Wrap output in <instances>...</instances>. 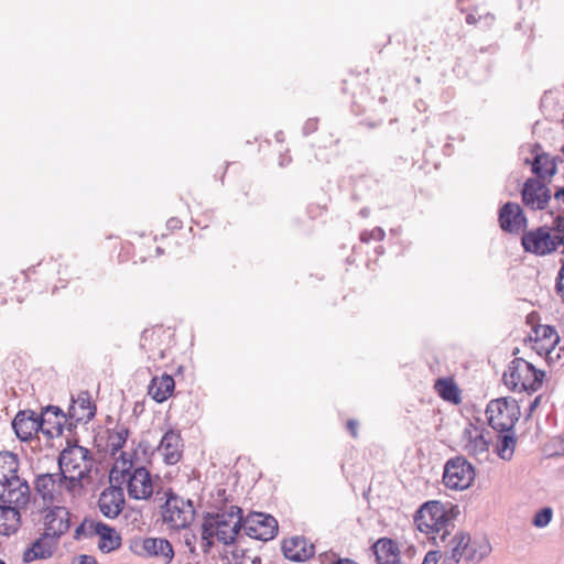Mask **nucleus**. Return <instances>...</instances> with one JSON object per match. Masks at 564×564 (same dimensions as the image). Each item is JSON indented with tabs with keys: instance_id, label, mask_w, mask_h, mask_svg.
<instances>
[{
	"instance_id": "nucleus-38",
	"label": "nucleus",
	"mask_w": 564,
	"mask_h": 564,
	"mask_svg": "<svg viewBox=\"0 0 564 564\" xmlns=\"http://www.w3.org/2000/svg\"><path fill=\"white\" fill-rule=\"evenodd\" d=\"M553 518V509L551 507L541 508L532 518L531 524L536 528H545Z\"/></svg>"
},
{
	"instance_id": "nucleus-24",
	"label": "nucleus",
	"mask_w": 564,
	"mask_h": 564,
	"mask_svg": "<svg viewBox=\"0 0 564 564\" xmlns=\"http://www.w3.org/2000/svg\"><path fill=\"white\" fill-rule=\"evenodd\" d=\"M499 224L503 231L519 232L525 225L522 208L514 203L505 204L499 212Z\"/></svg>"
},
{
	"instance_id": "nucleus-25",
	"label": "nucleus",
	"mask_w": 564,
	"mask_h": 564,
	"mask_svg": "<svg viewBox=\"0 0 564 564\" xmlns=\"http://www.w3.org/2000/svg\"><path fill=\"white\" fill-rule=\"evenodd\" d=\"M557 161L562 162L563 160L547 153H535L531 160V173L535 175L534 180L551 182L557 172Z\"/></svg>"
},
{
	"instance_id": "nucleus-13",
	"label": "nucleus",
	"mask_w": 564,
	"mask_h": 564,
	"mask_svg": "<svg viewBox=\"0 0 564 564\" xmlns=\"http://www.w3.org/2000/svg\"><path fill=\"white\" fill-rule=\"evenodd\" d=\"M242 525L246 534L256 540L269 541L278 533L275 518L262 512L249 513L245 519L242 518Z\"/></svg>"
},
{
	"instance_id": "nucleus-17",
	"label": "nucleus",
	"mask_w": 564,
	"mask_h": 564,
	"mask_svg": "<svg viewBox=\"0 0 564 564\" xmlns=\"http://www.w3.org/2000/svg\"><path fill=\"white\" fill-rule=\"evenodd\" d=\"M66 421V415L58 406L48 405L39 415L40 433L48 440L58 437Z\"/></svg>"
},
{
	"instance_id": "nucleus-47",
	"label": "nucleus",
	"mask_w": 564,
	"mask_h": 564,
	"mask_svg": "<svg viewBox=\"0 0 564 564\" xmlns=\"http://www.w3.org/2000/svg\"><path fill=\"white\" fill-rule=\"evenodd\" d=\"M78 564H98L96 558L89 555H80L78 557Z\"/></svg>"
},
{
	"instance_id": "nucleus-12",
	"label": "nucleus",
	"mask_w": 564,
	"mask_h": 564,
	"mask_svg": "<svg viewBox=\"0 0 564 564\" xmlns=\"http://www.w3.org/2000/svg\"><path fill=\"white\" fill-rule=\"evenodd\" d=\"M42 530L46 535L59 541L72 525V513L64 506H50L42 510Z\"/></svg>"
},
{
	"instance_id": "nucleus-3",
	"label": "nucleus",
	"mask_w": 564,
	"mask_h": 564,
	"mask_svg": "<svg viewBox=\"0 0 564 564\" xmlns=\"http://www.w3.org/2000/svg\"><path fill=\"white\" fill-rule=\"evenodd\" d=\"M93 463L90 452L79 445H69L59 454V469L66 478L72 498L83 495L85 486L91 482Z\"/></svg>"
},
{
	"instance_id": "nucleus-32",
	"label": "nucleus",
	"mask_w": 564,
	"mask_h": 564,
	"mask_svg": "<svg viewBox=\"0 0 564 564\" xmlns=\"http://www.w3.org/2000/svg\"><path fill=\"white\" fill-rule=\"evenodd\" d=\"M550 182L531 177V209L544 210L551 200Z\"/></svg>"
},
{
	"instance_id": "nucleus-39",
	"label": "nucleus",
	"mask_w": 564,
	"mask_h": 564,
	"mask_svg": "<svg viewBox=\"0 0 564 564\" xmlns=\"http://www.w3.org/2000/svg\"><path fill=\"white\" fill-rule=\"evenodd\" d=\"M386 234L384 230L380 227H373L369 230H364L360 236L359 240L361 243H369L371 241L380 242L384 239Z\"/></svg>"
},
{
	"instance_id": "nucleus-9",
	"label": "nucleus",
	"mask_w": 564,
	"mask_h": 564,
	"mask_svg": "<svg viewBox=\"0 0 564 564\" xmlns=\"http://www.w3.org/2000/svg\"><path fill=\"white\" fill-rule=\"evenodd\" d=\"M129 549L137 556L155 558L166 564L174 558L173 546L164 538L137 536L130 540Z\"/></svg>"
},
{
	"instance_id": "nucleus-1",
	"label": "nucleus",
	"mask_w": 564,
	"mask_h": 564,
	"mask_svg": "<svg viewBox=\"0 0 564 564\" xmlns=\"http://www.w3.org/2000/svg\"><path fill=\"white\" fill-rule=\"evenodd\" d=\"M111 484L124 486L130 499L149 500L154 492V480L151 473L139 465L135 451H121L115 458L110 469Z\"/></svg>"
},
{
	"instance_id": "nucleus-35",
	"label": "nucleus",
	"mask_w": 564,
	"mask_h": 564,
	"mask_svg": "<svg viewBox=\"0 0 564 564\" xmlns=\"http://www.w3.org/2000/svg\"><path fill=\"white\" fill-rule=\"evenodd\" d=\"M560 336L554 326L540 324V315L531 311V345H536L547 337Z\"/></svg>"
},
{
	"instance_id": "nucleus-15",
	"label": "nucleus",
	"mask_w": 564,
	"mask_h": 564,
	"mask_svg": "<svg viewBox=\"0 0 564 564\" xmlns=\"http://www.w3.org/2000/svg\"><path fill=\"white\" fill-rule=\"evenodd\" d=\"M0 494V501L3 505L17 507L18 510L25 509L31 501V488L28 481L21 477L3 485Z\"/></svg>"
},
{
	"instance_id": "nucleus-5",
	"label": "nucleus",
	"mask_w": 564,
	"mask_h": 564,
	"mask_svg": "<svg viewBox=\"0 0 564 564\" xmlns=\"http://www.w3.org/2000/svg\"><path fill=\"white\" fill-rule=\"evenodd\" d=\"M491 551L485 539H471L465 532H458L451 541V550L445 553L442 564H458L464 560L467 564H477Z\"/></svg>"
},
{
	"instance_id": "nucleus-42",
	"label": "nucleus",
	"mask_w": 564,
	"mask_h": 564,
	"mask_svg": "<svg viewBox=\"0 0 564 564\" xmlns=\"http://www.w3.org/2000/svg\"><path fill=\"white\" fill-rule=\"evenodd\" d=\"M242 560L240 562H236V564H262L261 557L250 554H247L245 551H242Z\"/></svg>"
},
{
	"instance_id": "nucleus-30",
	"label": "nucleus",
	"mask_w": 564,
	"mask_h": 564,
	"mask_svg": "<svg viewBox=\"0 0 564 564\" xmlns=\"http://www.w3.org/2000/svg\"><path fill=\"white\" fill-rule=\"evenodd\" d=\"M434 390L444 401L458 405L462 403V391L452 377L438 378Z\"/></svg>"
},
{
	"instance_id": "nucleus-36",
	"label": "nucleus",
	"mask_w": 564,
	"mask_h": 564,
	"mask_svg": "<svg viewBox=\"0 0 564 564\" xmlns=\"http://www.w3.org/2000/svg\"><path fill=\"white\" fill-rule=\"evenodd\" d=\"M560 336L547 337L536 345H531V350H534L539 356H544L547 366L551 367L561 358L560 352H557L555 356H552V352L560 344Z\"/></svg>"
},
{
	"instance_id": "nucleus-19",
	"label": "nucleus",
	"mask_w": 564,
	"mask_h": 564,
	"mask_svg": "<svg viewBox=\"0 0 564 564\" xmlns=\"http://www.w3.org/2000/svg\"><path fill=\"white\" fill-rule=\"evenodd\" d=\"M528 376L529 361L523 358H514L508 370L503 372V382L513 392H525L529 389Z\"/></svg>"
},
{
	"instance_id": "nucleus-29",
	"label": "nucleus",
	"mask_w": 564,
	"mask_h": 564,
	"mask_svg": "<svg viewBox=\"0 0 564 564\" xmlns=\"http://www.w3.org/2000/svg\"><path fill=\"white\" fill-rule=\"evenodd\" d=\"M175 388L174 379L169 375L154 377L149 386V394L159 403L166 401Z\"/></svg>"
},
{
	"instance_id": "nucleus-41",
	"label": "nucleus",
	"mask_w": 564,
	"mask_h": 564,
	"mask_svg": "<svg viewBox=\"0 0 564 564\" xmlns=\"http://www.w3.org/2000/svg\"><path fill=\"white\" fill-rule=\"evenodd\" d=\"M545 379L546 372L531 364V393L538 391L542 387Z\"/></svg>"
},
{
	"instance_id": "nucleus-40",
	"label": "nucleus",
	"mask_w": 564,
	"mask_h": 564,
	"mask_svg": "<svg viewBox=\"0 0 564 564\" xmlns=\"http://www.w3.org/2000/svg\"><path fill=\"white\" fill-rule=\"evenodd\" d=\"M466 22L468 24H478L480 23L484 29H488L495 22V17L490 13H486L484 15L476 13H468L466 17Z\"/></svg>"
},
{
	"instance_id": "nucleus-54",
	"label": "nucleus",
	"mask_w": 564,
	"mask_h": 564,
	"mask_svg": "<svg viewBox=\"0 0 564 564\" xmlns=\"http://www.w3.org/2000/svg\"><path fill=\"white\" fill-rule=\"evenodd\" d=\"M458 1H459V3L463 6L465 0H458Z\"/></svg>"
},
{
	"instance_id": "nucleus-8",
	"label": "nucleus",
	"mask_w": 564,
	"mask_h": 564,
	"mask_svg": "<svg viewBox=\"0 0 564 564\" xmlns=\"http://www.w3.org/2000/svg\"><path fill=\"white\" fill-rule=\"evenodd\" d=\"M195 519V509L191 500L176 495L167 497L162 507V520L171 530L186 529Z\"/></svg>"
},
{
	"instance_id": "nucleus-50",
	"label": "nucleus",
	"mask_w": 564,
	"mask_h": 564,
	"mask_svg": "<svg viewBox=\"0 0 564 564\" xmlns=\"http://www.w3.org/2000/svg\"><path fill=\"white\" fill-rule=\"evenodd\" d=\"M521 243L525 251H529V234H524L521 238Z\"/></svg>"
},
{
	"instance_id": "nucleus-45",
	"label": "nucleus",
	"mask_w": 564,
	"mask_h": 564,
	"mask_svg": "<svg viewBox=\"0 0 564 564\" xmlns=\"http://www.w3.org/2000/svg\"><path fill=\"white\" fill-rule=\"evenodd\" d=\"M556 291H557V294L561 296L562 301L564 302V275L563 274H557Z\"/></svg>"
},
{
	"instance_id": "nucleus-51",
	"label": "nucleus",
	"mask_w": 564,
	"mask_h": 564,
	"mask_svg": "<svg viewBox=\"0 0 564 564\" xmlns=\"http://www.w3.org/2000/svg\"><path fill=\"white\" fill-rule=\"evenodd\" d=\"M334 564H356V563H354V562H352L351 560H349V558H340V560H338V561H337L336 563H334Z\"/></svg>"
},
{
	"instance_id": "nucleus-10",
	"label": "nucleus",
	"mask_w": 564,
	"mask_h": 564,
	"mask_svg": "<svg viewBox=\"0 0 564 564\" xmlns=\"http://www.w3.org/2000/svg\"><path fill=\"white\" fill-rule=\"evenodd\" d=\"M175 341L173 330L162 325H155L143 330L140 339V347L149 354L153 361L166 357V351Z\"/></svg>"
},
{
	"instance_id": "nucleus-37",
	"label": "nucleus",
	"mask_w": 564,
	"mask_h": 564,
	"mask_svg": "<svg viewBox=\"0 0 564 564\" xmlns=\"http://www.w3.org/2000/svg\"><path fill=\"white\" fill-rule=\"evenodd\" d=\"M129 433V430L122 425H117L109 432L108 446L110 447L112 455L122 449L127 443Z\"/></svg>"
},
{
	"instance_id": "nucleus-53",
	"label": "nucleus",
	"mask_w": 564,
	"mask_h": 564,
	"mask_svg": "<svg viewBox=\"0 0 564 564\" xmlns=\"http://www.w3.org/2000/svg\"><path fill=\"white\" fill-rule=\"evenodd\" d=\"M377 252H378L379 254H382V253H383V248H382V247H380V249H379V250H377Z\"/></svg>"
},
{
	"instance_id": "nucleus-28",
	"label": "nucleus",
	"mask_w": 564,
	"mask_h": 564,
	"mask_svg": "<svg viewBox=\"0 0 564 564\" xmlns=\"http://www.w3.org/2000/svg\"><path fill=\"white\" fill-rule=\"evenodd\" d=\"M96 413V405L93 403L88 392H82L73 400L69 408V415L76 422H88Z\"/></svg>"
},
{
	"instance_id": "nucleus-33",
	"label": "nucleus",
	"mask_w": 564,
	"mask_h": 564,
	"mask_svg": "<svg viewBox=\"0 0 564 564\" xmlns=\"http://www.w3.org/2000/svg\"><path fill=\"white\" fill-rule=\"evenodd\" d=\"M19 458L11 452H0V485L19 478Z\"/></svg>"
},
{
	"instance_id": "nucleus-20",
	"label": "nucleus",
	"mask_w": 564,
	"mask_h": 564,
	"mask_svg": "<svg viewBox=\"0 0 564 564\" xmlns=\"http://www.w3.org/2000/svg\"><path fill=\"white\" fill-rule=\"evenodd\" d=\"M12 427L20 441H31L37 436L41 430L39 414L32 410L19 411L12 421Z\"/></svg>"
},
{
	"instance_id": "nucleus-11",
	"label": "nucleus",
	"mask_w": 564,
	"mask_h": 564,
	"mask_svg": "<svg viewBox=\"0 0 564 564\" xmlns=\"http://www.w3.org/2000/svg\"><path fill=\"white\" fill-rule=\"evenodd\" d=\"M473 465L463 457L449 459L444 466L443 484L452 490H465L475 480Z\"/></svg>"
},
{
	"instance_id": "nucleus-7",
	"label": "nucleus",
	"mask_w": 564,
	"mask_h": 564,
	"mask_svg": "<svg viewBox=\"0 0 564 564\" xmlns=\"http://www.w3.org/2000/svg\"><path fill=\"white\" fill-rule=\"evenodd\" d=\"M486 415L489 425L497 432H508L513 430L520 417V408L518 403L508 398L491 400L486 409Z\"/></svg>"
},
{
	"instance_id": "nucleus-6",
	"label": "nucleus",
	"mask_w": 564,
	"mask_h": 564,
	"mask_svg": "<svg viewBox=\"0 0 564 564\" xmlns=\"http://www.w3.org/2000/svg\"><path fill=\"white\" fill-rule=\"evenodd\" d=\"M97 536L98 547L104 553L116 551L121 545V536L119 532L108 524L91 519H85L76 529L74 538Z\"/></svg>"
},
{
	"instance_id": "nucleus-26",
	"label": "nucleus",
	"mask_w": 564,
	"mask_h": 564,
	"mask_svg": "<svg viewBox=\"0 0 564 564\" xmlns=\"http://www.w3.org/2000/svg\"><path fill=\"white\" fill-rule=\"evenodd\" d=\"M557 240L558 232L552 235L547 229L542 227L531 230V253L539 256L549 254L560 247Z\"/></svg>"
},
{
	"instance_id": "nucleus-21",
	"label": "nucleus",
	"mask_w": 564,
	"mask_h": 564,
	"mask_svg": "<svg viewBox=\"0 0 564 564\" xmlns=\"http://www.w3.org/2000/svg\"><path fill=\"white\" fill-rule=\"evenodd\" d=\"M282 551L286 558L304 562L313 557L315 546L304 536H291L282 542Z\"/></svg>"
},
{
	"instance_id": "nucleus-43",
	"label": "nucleus",
	"mask_w": 564,
	"mask_h": 564,
	"mask_svg": "<svg viewBox=\"0 0 564 564\" xmlns=\"http://www.w3.org/2000/svg\"><path fill=\"white\" fill-rule=\"evenodd\" d=\"M441 554L438 551H430L426 553L422 564H437Z\"/></svg>"
},
{
	"instance_id": "nucleus-44",
	"label": "nucleus",
	"mask_w": 564,
	"mask_h": 564,
	"mask_svg": "<svg viewBox=\"0 0 564 564\" xmlns=\"http://www.w3.org/2000/svg\"><path fill=\"white\" fill-rule=\"evenodd\" d=\"M346 426H347V430L350 433V435L354 438H357L358 437V426H359L358 421H356L354 419H350V420L347 421Z\"/></svg>"
},
{
	"instance_id": "nucleus-27",
	"label": "nucleus",
	"mask_w": 564,
	"mask_h": 564,
	"mask_svg": "<svg viewBox=\"0 0 564 564\" xmlns=\"http://www.w3.org/2000/svg\"><path fill=\"white\" fill-rule=\"evenodd\" d=\"M372 550L377 564H400V550L393 540L381 538L373 544Z\"/></svg>"
},
{
	"instance_id": "nucleus-34",
	"label": "nucleus",
	"mask_w": 564,
	"mask_h": 564,
	"mask_svg": "<svg viewBox=\"0 0 564 564\" xmlns=\"http://www.w3.org/2000/svg\"><path fill=\"white\" fill-rule=\"evenodd\" d=\"M517 443L518 438L513 430L508 432H498L495 452L501 459L510 460L513 457Z\"/></svg>"
},
{
	"instance_id": "nucleus-49",
	"label": "nucleus",
	"mask_w": 564,
	"mask_h": 564,
	"mask_svg": "<svg viewBox=\"0 0 564 564\" xmlns=\"http://www.w3.org/2000/svg\"><path fill=\"white\" fill-rule=\"evenodd\" d=\"M542 400V395H538L533 401H531V413L539 406Z\"/></svg>"
},
{
	"instance_id": "nucleus-16",
	"label": "nucleus",
	"mask_w": 564,
	"mask_h": 564,
	"mask_svg": "<svg viewBox=\"0 0 564 564\" xmlns=\"http://www.w3.org/2000/svg\"><path fill=\"white\" fill-rule=\"evenodd\" d=\"M486 434L487 432L482 426L468 423L462 434L463 449L471 456L488 453L490 441L486 437Z\"/></svg>"
},
{
	"instance_id": "nucleus-46",
	"label": "nucleus",
	"mask_w": 564,
	"mask_h": 564,
	"mask_svg": "<svg viewBox=\"0 0 564 564\" xmlns=\"http://www.w3.org/2000/svg\"><path fill=\"white\" fill-rule=\"evenodd\" d=\"M553 197L555 200L564 203V186H556Z\"/></svg>"
},
{
	"instance_id": "nucleus-52",
	"label": "nucleus",
	"mask_w": 564,
	"mask_h": 564,
	"mask_svg": "<svg viewBox=\"0 0 564 564\" xmlns=\"http://www.w3.org/2000/svg\"><path fill=\"white\" fill-rule=\"evenodd\" d=\"M557 274H563L564 275V263L562 264V268L560 269Z\"/></svg>"
},
{
	"instance_id": "nucleus-4",
	"label": "nucleus",
	"mask_w": 564,
	"mask_h": 564,
	"mask_svg": "<svg viewBox=\"0 0 564 564\" xmlns=\"http://www.w3.org/2000/svg\"><path fill=\"white\" fill-rule=\"evenodd\" d=\"M242 527V510L237 506L209 514L203 523V551L209 552L214 545V539L224 545L234 544Z\"/></svg>"
},
{
	"instance_id": "nucleus-48",
	"label": "nucleus",
	"mask_w": 564,
	"mask_h": 564,
	"mask_svg": "<svg viewBox=\"0 0 564 564\" xmlns=\"http://www.w3.org/2000/svg\"><path fill=\"white\" fill-rule=\"evenodd\" d=\"M528 195H529V181L524 182L523 187H522V199L525 205L529 204Z\"/></svg>"
},
{
	"instance_id": "nucleus-18",
	"label": "nucleus",
	"mask_w": 564,
	"mask_h": 564,
	"mask_svg": "<svg viewBox=\"0 0 564 564\" xmlns=\"http://www.w3.org/2000/svg\"><path fill=\"white\" fill-rule=\"evenodd\" d=\"M124 503L123 490L116 484L104 489L98 499L100 512L110 519L117 518L121 513Z\"/></svg>"
},
{
	"instance_id": "nucleus-23",
	"label": "nucleus",
	"mask_w": 564,
	"mask_h": 564,
	"mask_svg": "<svg viewBox=\"0 0 564 564\" xmlns=\"http://www.w3.org/2000/svg\"><path fill=\"white\" fill-rule=\"evenodd\" d=\"M158 451L167 465H174L178 463L183 454V442L181 434L173 430L167 431L163 435Z\"/></svg>"
},
{
	"instance_id": "nucleus-31",
	"label": "nucleus",
	"mask_w": 564,
	"mask_h": 564,
	"mask_svg": "<svg viewBox=\"0 0 564 564\" xmlns=\"http://www.w3.org/2000/svg\"><path fill=\"white\" fill-rule=\"evenodd\" d=\"M21 525V513L17 507L0 506V534L10 535L15 533Z\"/></svg>"
},
{
	"instance_id": "nucleus-22",
	"label": "nucleus",
	"mask_w": 564,
	"mask_h": 564,
	"mask_svg": "<svg viewBox=\"0 0 564 564\" xmlns=\"http://www.w3.org/2000/svg\"><path fill=\"white\" fill-rule=\"evenodd\" d=\"M57 545L58 540L46 535V533L42 531L40 536L23 552V562L31 563L36 560L48 558L53 555Z\"/></svg>"
},
{
	"instance_id": "nucleus-14",
	"label": "nucleus",
	"mask_w": 564,
	"mask_h": 564,
	"mask_svg": "<svg viewBox=\"0 0 564 564\" xmlns=\"http://www.w3.org/2000/svg\"><path fill=\"white\" fill-rule=\"evenodd\" d=\"M34 490L44 501L52 503L63 498L64 492L68 494V485L63 474H41L34 480Z\"/></svg>"
},
{
	"instance_id": "nucleus-2",
	"label": "nucleus",
	"mask_w": 564,
	"mask_h": 564,
	"mask_svg": "<svg viewBox=\"0 0 564 564\" xmlns=\"http://www.w3.org/2000/svg\"><path fill=\"white\" fill-rule=\"evenodd\" d=\"M457 506H446L437 500H431L417 510L414 522L417 530L424 533L434 544L444 542L449 535L453 521L458 516Z\"/></svg>"
},
{
	"instance_id": "nucleus-55",
	"label": "nucleus",
	"mask_w": 564,
	"mask_h": 564,
	"mask_svg": "<svg viewBox=\"0 0 564 564\" xmlns=\"http://www.w3.org/2000/svg\"><path fill=\"white\" fill-rule=\"evenodd\" d=\"M0 564H6L4 561L0 560Z\"/></svg>"
}]
</instances>
